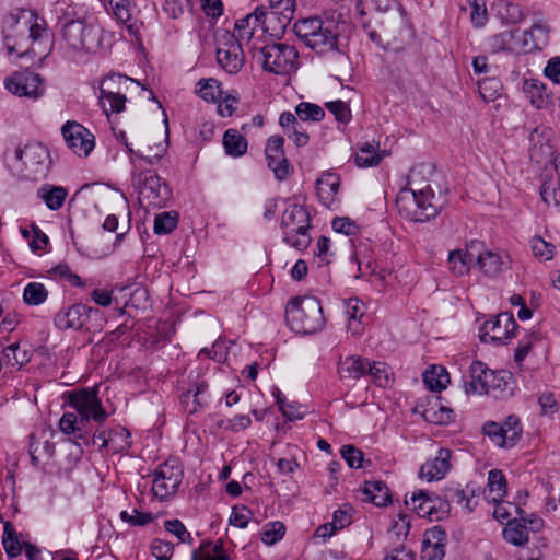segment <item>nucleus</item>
I'll list each match as a JSON object with an SVG mask.
<instances>
[{
  "label": "nucleus",
  "mask_w": 560,
  "mask_h": 560,
  "mask_svg": "<svg viewBox=\"0 0 560 560\" xmlns=\"http://www.w3.org/2000/svg\"><path fill=\"white\" fill-rule=\"evenodd\" d=\"M416 172L412 170L408 177V187L401 189L396 199L399 214L412 222H428L441 211L433 189L428 185L424 188L416 186Z\"/></svg>",
  "instance_id": "f257e3e1"
},
{
  "label": "nucleus",
  "mask_w": 560,
  "mask_h": 560,
  "mask_svg": "<svg viewBox=\"0 0 560 560\" xmlns=\"http://www.w3.org/2000/svg\"><path fill=\"white\" fill-rule=\"evenodd\" d=\"M285 319L290 328L299 334H315L325 325L320 301L315 296H295L285 307Z\"/></svg>",
  "instance_id": "f03ea898"
},
{
  "label": "nucleus",
  "mask_w": 560,
  "mask_h": 560,
  "mask_svg": "<svg viewBox=\"0 0 560 560\" xmlns=\"http://www.w3.org/2000/svg\"><path fill=\"white\" fill-rule=\"evenodd\" d=\"M57 27L67 48L72 51L95 52L100 48V30L86 25L81 19H74L70 13L58 16Z\"/></svg>",
  "instance_id": "7ed1b4c3"
},
{
  "label": "nucleus",
  "mask_w": 560,
  "mask_h": 560,
  "mask_svg": "<svg viewBox=\"0 0 560 560\" xmlns=\"http://www.w3.org/2000/svg\"><path fill=\"white\" fill-rule=\"evenodd\" d=\"M252 55L270 73L285 75L298 68V50L285 43H270L259 48L254 46Z\"/></svg>",
  "instance_id": "20e7f679"
},
{
  "label": "nucleus",
  "mask_w": 560,
  "mask_h": 560,
  "mask_svg": "<svg viewBox=\"0 0 560 560\" xmlns=\"http://www.w3.org/2000/svg\"><path fill=\"white\" fill-rule=\"evenodd\" d=\"M280 229L282 241L296 250H304L311 244V219L307 210L300 205H290L282 213Z\"/></svg>",
  "instance_id": "39448f33"
},
{
  "label": "nucleus",
  "mask_w": 560,
  "mask_h": 560,
  "mask_svg": "<svg viewBox=\"0 0 560 560\" xmlns=\"http://www.w3.org/2000/svg\"><path fill=\"white\" fill-rule=\"evenodd\" d=\"M63 396L67 404L81 417V422L93 420L103 423L108 418V412L98 398L97 386L66 392Z\"/></svg>",
  "instance_id": "423d86ee"
},
{
  "label": "nucleus",
  "mask_w": 560,
  "mask_h": 560,
  "mask_svg": "<svg viewBox=\"0 0 560 560\" xmlns=\"http://www.w3.org/2000/svg\"><path fill=\"white\" fill-rule=\"evenodd\" d=\"M137 83L138 81L120 73H108L100 88V103L106 115L119 114L125 110L126 96L121 93V85Z\"/></svg>",
  "instance_id": "0eeeda50"
},
{
  "label": "nucleus",
  "mask_w": 560,
  "mask_h": 560,
  "mask_svg": "<svg viewBox=\"0 0 560 560\" xmlns=\"http://www.w3.org/2000/svg\"><path fill=\"white\" fill-rule=\"evenodd\" d=\"M188 382L182 385L180 405L189 415L201 411L209 405L208 383L197 371H190Z\"/></svg>",
  "instance_id": "6e6552de"
},
{
  "label": "nucleus",
  "mask_w": 560,
  "mask_h": 560,
  "mask_svg": "<svg viewBox=\"0 0 560 560\" xmlns=\"http://www.w3.org/2000/svg\"><path fill=\"white\" fill-rule=\"evenodd\" d=\"M517 327V323L512 314L502 313L483 323L479 337L485 343L505 345L514 337Z\"/></svg>",
  "instance_id": "1a4fd4ad"
},
{
  "label": "nucleus",
  "mask_w": 560,
  "mask_h": 560,
  "mask_svg": "<svg viewBox=\"0 0 560 560\" xmlns=\"http://www.w3.org/2000/svg\"><path fill=\"white\" fill-rule=\"evenodd\" d=\"M183 469L176 460L161 464L154 472L152 491L160 500L174 495L182 483Z\"/></svg>",
  "instance_id": "9d476101"
},
{
  "label": "nucleus",
  "mask_w": 560,
  "mask_h": 560,
  "mask_svg": "<svg viewBox=\"0 0 560 560\" xmlns=\"http://www.w3.org/2000/svg\"><path fill=\"white\" fill-rule=\"evenodd\" d=\"M137 182L141 185L140 199L147 200L148 206L162 208L166 206L171 191L168 187L162 183L161 177L153 171L139 173Z\"/></svg>",
  "instance_id": "9b49d317"
},
{
  "label": "nucleus",
  "mask_w": 560,
  "mask_h": 560,
  "mask_svg": "<svg viewBox=\"0 0 560 560\" xmlns=\"http://www.w3.org/2000/svg\"><path fill=\"white\" fill-rule=\"evenodd\" d=\"M15 158L23 164L28 177L37 178L48 170L49 152L40 143L25 144L24 148L15 151Z\"/></svg>",
  "instance_id": "f8f14e48"
},
{
  "label": "nucleus",
  "mask_w": 560,
  "mask_h": 560,
  "mask_svg": "<svg viewBox=\"0 0 560 560\" xmlns=\"http://www.w3.org/2000/svg\"><path fill=\"white\" fill-rule=\"evenodd\" d=\"M61 133L68 148L78 156H88L93 151V133L78 121H66L61 127Z\"/></svg>",
  "instance_id": "ddd939ff"
},
{
  "label": "nucleus",
  "mask_w": 560,
  "mask_h": 560,
  "mask_svg": "<svg viewBox=\"0 0 560 560\" xmlns=\"http://www.w3.org/2000/svg\"><path fill=\"white\" fill-rule=\"evenodd\" d=\"M217 60L230 74L241 71L244 66V54L242 44L236 39L235 34L223 35L217 48Z\"/></svg>",
  "instance_id": "4468645a"
},
{
  "label": "nucleus",
  "mask_w": 560,
  "mask_h": 560,
  "mask_svg": "<svg viewBox=\"0 0 560 560\" xmlns=\"http://www.w3.org/2000/svg\"><path fill=\"white\" fill-rule=\"evenodd\" d=\"M4 86L11 93L37 100L44 94V86L39 74L24 70L13 73L5 79Z\"/></svg>",
  "instance_id": "2eb2a0df"
},
{
  "label": "nucleus",
  "mask_w": 560,
  "mask_h": 560,
  "mask_svg": "<svg viewBox=\"0 0 560 560\" xmlns=\"http://www.w3.org/2000/svg\"><path fill=\"white\" fill-rule=\"evenodd\" d=\"M284 139L281 136H271L266 143L265 154L269 168L278 180H284L293 172L292 165L285 158L283 150Z\"/></svg>",
  "instance_id": "dca6fc26"
},
{
  "label": "nucleus",
  "mask_w": 560,
  "mask_h": 560,
  "mask_svg": "<svg viewBox=\"0 0 560 560\" xmlns=\"http://www.w3.org/2000/svg\"><path fill=\"white\" fill-rule=\"evenodd\" d=\"M550 28L545 19L534 20L529 30L518 33V44L521 54H529L542 50L549 43Z\"/></svg>",
  "instance_id": "f3484780"
},
{
  "label": "nucleus",
  "mask_w": 560,
  "mask_h": 560,
  "mask_svg": "<svg viewBox=\"0 0 560 560\" xmlns=\"http://www.w3.org/2000/svg\"><path fill=\"white\" fill-rule=\"evenodd\" d=\"M94 444L100 442V451L106 450L113 454L127 452L131 446L130 433L122 427L103 430L93 434Z\"/></svg>",
  "instance_id": "a211bd4d"
},
{
  "label": "nucleus",
  "mask_w": 560,
  "mask_h": 560,
  "mask_svg": "<svg viewBox=\"0 0 560 560\" xmlns=\"http://www.w3.org/2000/svg\"><path fill=\"white\" fill-rule=\"evenodd\" d=\"M92 307L78 303L59 310L54 324L59 330H80L90 319Z\"/></svg>",
  "instance_id": "6ab92c4d"
},
{
  "label": "nucleus",
  "mask_w": 560,
  "mask_h": 560,
  "mask_svg": "<svg viewBox=\"0 0 560 560\" xmlns=\"http://www.w3.org/2000/svg\"><path fill=\"white\" fill-rule=\"evenodd\" d=\"M481 247V242L472 241L465 248L451 250L447 257L450 271L456 277L468 275L476 260V250Z\"/></svg>",
  "instance_id": "aec40b11"
},
{
  "label": "nucleus",
  "mask_w": 560,
  "mask_h": 560,
  "mask_svg": "<svg viewBox=\"0 0 560 560\" xmlns=\"http://www.w3.org/2000/svg\"><path fill=\"white\" fill-rule=\"evenodd\" d=\"M446 542L447 534L441 526H433L425 530L420 551L421 559L443 560Z\"/></svg>",
  "instance_id": "412c9836"
},
{
  "label": "nucleus",
  "mask_w": 560,
  "mask_h": 560,
  "mask_svg": "<svg viewBox=\"0 0 560 560\" xmlns=\"http://www.w3.org/2000/svg\"><path fill=\"white\" fill-rule=\"evenodd\" d=\"M493 370L479 360L471 362L468 369V375L464 378V389L466 394L485 395L489 390V382Z\"/></svg>",
  "instance_id": "4be33fe9"
},
{
  "label": "nucleus",
  "mask_w": 560,
  "mask_h": 560,
  "mask_svg": "<svg viewBox=\"0 0 560 560\" xmlns=\"http://www.w3.org/2000/svg\"><path fill=\"white\" fill-rule=\"evenodd\" d=\"M451 450L441 447L434 458L421 465L419 477L428 482L443 479L451 469Z\"/></svg>",
  "instance_id": "5701e85b"
},
{
  "label": "nucleus",
  "mask_w": 560,
  "mask_h": 560,
  "mask_svg": "<svg viewBox=\"0 0 560 560\" xmlns=\"http://www.w3.org/2000/svg\"><path fill=\"white\" fill-rule=\"evenodd\" d=\"M336 26L332 22H324L322 30L316 32L306 44L307 47L317 54H327L338 50V35L335 32Z\"/></svg>",
  "instance_id": "b1692460"
},
{
  "label": "nucleus",
  "mask_w": 560,
  "mask_h": 560,
  "mask_svg": "<svg viewBox=\"0 0 560 560\" xmlns=\"http://www.w3.org/2000/svg\"><path fill=\"white\" fill-rule=\"evenodd\" d=\"M476 492L474 485H466L465 488L450 486L444 490V499L462 506L465 512L471 513L478 503Z\"/></svg>",
  "instance_id": "393cba45"
},
{
  "label": "nucleus",
  "mask_w": 560,
  "mask_h": 560,
  "mask_svg": "<svg viewBox=\"0 0 560 560\" xmlns=\"http://www.w3.org/2000/svg\"><path fill=\"white\" fill-rule=\"evenodd\" d=\"M279 124L287 137L295 145L304 147L310 141V136L303 127V122L291 112H283L279 117Z\"/></svg>",
  "instance_id": "a878e982"
},
{
  "label": "nucleus",
  "mask_w": 560,
  "mask_h": 560,
  "mask_svg": "<svg viewBox=\"0 0 560 560\" xmlns=\"http://www.w3.org/2000/svg\"><path fill=\"white\" fill-rule=\"evenodd\" d=\"M369 360L359 355L340 359L338 374L342 381L355 382L368 374Z\"/></svg>",
  "instance_id": "bb28decb"
},
{
  "label": "nucleus",
  "mask_w": 560,
  "mask_h": 560,
  "mask_svg": "<svg viewBox=\"0 0 560 560\" xmlns=\"http://www.w3.org/2000/svg\"><path fill=\"white\" fill-rule=\"evenodd\" d=\"M487 47L493 52L498 54L501 51H508L511 54H521L518 44V31L508 30L501 33L494 34L487 38Z\"/></svg>",
  "instance_id": "cd10ccee"
},
{
  "label": "nucleus",
  "mask_w": 560,
  "mask_h": 560,
  "mask_svg": "<svg viewBox=\"0 0 560 560\" xmlns=\"http://www.w3.org/2000/svg\"><path fill=\"white\" fill-rule=\"evenodd\" d=\"M435 500L439 498L429 491L417 490L409 497L406 495V504L411 505V509L417 512L420 517L431 516L436 509Z\"/></svg>",
  "instance_id": "c85d7f7f"
},
{
  "label": "nucleus",
  "mask_w": 560,
  "mask_h": 560,
  "mask_svg": "<svg viewBox=\"0 0 560 560\" xmlns=\"http://www.w3.org/2000/svg\"><path fill=\"white\" fill-rule=\"evenodd\" d=\"M476 264L487 277L493 278L502 271V258L499 254L483 248L476 250Z\"/></svg>",
  "instance_id": "c756f323"
},
{
  "label": "nucleus",
  "mask_w": 560,
  "mask_h": 560,
  "mask_svg": "<svg viewBox=\"0 0 560 560\" xmlns=\"http://www.w3.org/2000/svg\"><path fill=\"white\" fill-rule=\"evenodd\" d=\"M488 395L504 398L511 396L513 393V375L506 370H499L492 372L490 377Z\"/></svg>",
  "instance_id": "7c9ffc66"
},
{
  "label": "nucleus",
  "mask_w": 560,
  "mask_h": 560,
  "mask_svg": "<svg viewBox=\"0 0 560 560\" xmlns=\"http://www.w3.org/2000/svg\"><path fill=\"white\" fill-rule=\"evenodd\" d=\"M26 27L28 30V36L23 37L20 40L12 42V37L10 35L4 36V46L9 55L16 52L18 57H22L26 52V49L21 51L23 48V42L27 44L30 40L35 42L40 38L43 27L38 22L37 16H34Z\"/></svg>",
  "instance_id": "2f4dec72"
},
{
  "label": "nucleus",
  "mask_w": 560,
  "mask_h": 560,
  "mask_svg": "<svg viewBox=\"0 0 560 560\" xmlns=\"http://www.w3.org/2000/svg\"><path fill=\"white\" fill-rule=\"evenodd\" d=\"M364 500L372 502L376 506H385L390 502L389 490L385 482L381 480H369L363 487Z\"/></svg>",
  "instance_id": "473e14b6"
},
{
  "label": "nucleus",
  "mask_w": 560,
  "mask_h": 560,
  "mask_svg": "<svg viewBox=\"0 0 560 560\" xmlns=\"http://www.w3.org/2000/svg\"><path fill=\"white\" fill-rule=\"evenodd\" d=\"M37 195L49 210L57 211L62 208L68 191L62 186L44 185L38 189Z\"/></svg>",
  "instance_id": "72a5a7b5"
},
{
  "label": "nucleus",
  "mask_w": 560,
  "mask_h": 560,
  "mask_svg": "<svg viewBox=\"0 0 560 560\" xmlns=\"http://www.w3.org/2000/svg\"><path fill=\"white\" fill-rule=\"evenodd\" d=\"M487 500L499 503L503 502L506 494V479L501 470L492 469L488 474Z\"/></svg>",
  "instance_id": "f704fd0d"
},
{
  "label": "nucleus",
  "mask_w": 560,
  "mask_h": 560,
  "mask_svg": "<svg viewBox=\"0 0 560 560\" xmlns=\"http://www.w3.org/2000/svg\"><path fill=\"white\" fill-rule=\"evenodd\" d=\"M522 89L534 107L541 109L547 106L549 101L542 82L537 79H525Z\"/></svg>",
  "instance_id": "c9c22d12"
},
{
  "label": "nucleus",
  "mask_w": 560,
  "mask_h": 560,
  "mask_svg": "<svg viewBox=\"0 0 560 560\" xmlns=\"http://www.w3.org/2000/svg\"><path fill=\"white\" fill-rule=\"evenodd\" d=\"M503 538L511 545L524 547L529 540L527 526L516 518L508 521L503 529Z\"/></svg>",
  "instance_id": "e433bc0d"
},
{
  "label": "nucleus",
  "mask_w": 560,
  "mask_h": 560,
  "mask_svg": "<svg viewBox=\"0 0 560 560\" xmlns=\"http://www.w3.org/2000/svg\"><path fill=\"white\" fill-rule=\"evenodd\" d=\"M340 179L336 174L328 173L323 175L316 182V190L319 199L325 205L334 201V197L339 191Z\"/></svg>",
  "instance_id": "4c0bfd02"
},
{
  "label": "nucleus",
  "mask_w": 560,
  "mask_h": 560,
  "mask_svg": "<svg viewBox=\"0 0 560 560\" xmlns=\"http://www.w3.org/2000/svg\"><path fill=\"white\" fill-rule=\"evenodd\" d=\"M191 560H231V558L223 548V541L219 539L215 542L201 544L199 549L192 552Z\"/></svg>",
  "instance_id": "58836bf2"
},
{
  "label": "nucleus",
  "mask_w": 560,
  "mask_h": 560,
  "mask_svg": "<svg viewBox=\"0 0 560 560\" xmlns=\"http://www.w3.org/2000/svg\"><path fill=\"white\" fill-rule=\"evenodd\" d=\"M225 153L233 158H240L247 151V140L235 129H228L223 135Z\"/></svg>",
  "instance_id": "ea45409f"
},
{
  "label": "nucleus",
  "mask_w": 560,
  "mask_h": 560,
  "mask_svg": "<svg viewBox=\"0 0 560 560\" xmlns=\"http://www.w3.org/2000/svg\"><path fill=\"white\" fill-rule=\"evenodd\" d=\"M345 313L348 319V329L352 335H360L362 326L360 323L364 314V304L357 298L349 299L345 305Z\"/></svg>",
  "instance_id": "a19ab883"
},
{
  "label": "nucleus",
  "mask_w": 560,
  "mask_h": 560,
  "mask_svg": "<svg viewBox=\"0 0 560 560\" xmlns=\"http://www.w3.org/2000/svg\"><path fill=\"white\" fill-rule=\"evenodd\" d=\"M423 383L430 390L440 392L450 383V375L445 368L432 365L423 373Z\"/></svg>",
  "instance_id": "79ce46f5"
},
{
  "label": "nucleus",
  "mask_w": 560,
  "mask_h": 560,
  "mask_svg": "<svg viewBox=\"0 0 560 560\" xmlns=\"http://www.w3.org/2000/svg\"><path fill=\"white\" fill-rule=\"evenodd\" d=\"M423 419L430 423L443 425L451 422L453 410L441 405L439 400L430 402L422 412Z\"/></svg>",
  "instance_id": "37998d69"
},
{
  "label": "nucleus",
  "mask_w": 560,
  "mask_h": 560,
  "mask_svg": "<svg viewBox=\"0 0 560 560\" xmlns=\"http://www.w3.org/2000/svg\"><path fill=\"white\" fill-rule=\"evenodd\" d=\"M382 161L378 144L365 143L355 153L354 162L359 167H371Z\"/></svg>",
  "instance_id": "c03bdc74"
},
{
  "label": "nucleus",
  "mask_w": 560,
  "mask_h": 560,
  "mask_svg": "<svg viewBox=\"0 0 560 560\" xmlns=\"http://www.w3.org/2000/svg\"><path fill=\"white\" fill-rule=\"evenodd\" d=\"M48 298V290L40 282H28L23 290V302L30 306L44 304Z\"/></svg>",
  "instance_id": "a18cd8bd"
},
{
  "label": "nucleus",
  "mask_w": 560,
  "mask_h": 560,
  "mask_svg": "<svg viewBox=\"0 0 560 560\" xmlns=\"http://www.w3.org/2000/svg\"><path fill=\"white\" fill-rule=\"evenodd\" d=\"M323 20L318 18H307L298 21L294 24L296 36L306 45L316 32L322 30Z\"/></svg>",
  "instance_id": "49530a36"
},
{
  "label": "nucleus",
  "mask_w": 560,
  "mask_h": 560,
  "mask_svg": "<svg viewBox=\"0 0 560 560\" xmlns=\"http://www.w3.org/2000/svg\"><path fill=\"white\" fill-rule=\"evenodd\" d=\"M302 122L320 121L325 117V110L317 104L310 102H301L295 106V114Z\"/></svg>",
  "instance_id": "de8ad7c7"
},
{
  "label": "nucleus",
  "mask_w": 560,
  "mask_h": 560,
  "mask_svg": "<svg viewBox=\"0 0 560 560\" xmlns=\"http://www.w3.org/2000/svg\"><path fill=\"white\" fill-rule=\"evenodd\" d=\"M197 88L198 95L206 102L215 103L222 96L221 84L213 78L199 80Z\"/></svg>",
  "instance_id": "09e8293b"
},
{
  "label": "nucleus",
  "mask_w": 560,
  "mask_h": 560,
  "mask_svg": "<svg viewBox=\"0 0 560 560\" xmlns=\"http://www.w3.org/2000/svg\"><path fill=\"white\" fill-rule=\"evenodd\" d=\"M85 423L81 422V417L75 412H65L59 421V428L65 434H74L77 439H82V430Z\"/></svg>",
  "instance_id": "8fccbe9b"
},
{
  "label": "nucleus",
  "mask_w": 560,
  "mask_h": 560,
  "mask_svg": "<svg viewBox=\"0 0 560 560\" xmlns=\"http://www.w3.org/2000/svg\"><path fill=\"white\" fill-rule=\"evenodd\" d=\"M504 432L501 423L495 421H487L482 425V433L488 436L494 445L511 448L513 445H510V440Z\"/></svg>",
  "instance_id": "3c124183"
},
{
  "label": "nucleus",
  "mask_w": 560,
  "mask_h": 560,
  "mask_svg": "<svg viewBox=\"0 0 560 560\" xmlns=\"http://www.w3.org/2000/svg\"><path fill=\"white\" fill-rule=\"evenodd\" d=\"M270 14L279 15V21L282 24H288L293 19L295 11V0H267Z\"/></svg>",
  "instance_id": "603ef678"
},
{
  "label": "nucleus",
  "mask_w": 560,
  "mask_h": 560,
  "mask_svg": "<svg viewBox=\"0 0 560 560\" xmlns=\"http://www.w3.org/2000/svg\"><path fill=\"white\" fill-rule=\"evenodd\" d=\"M2 545L9 558H15L21 555V544L15 536V530L10 522H4Z\"/></svg>",
  "instance_id": "864d4df0"
},
{
  "label": "nucleus",
  "mask_w": 560,
  "mask_h": 560,
  "mask_svg": "<svg viewBox=\"0 0 560 560\" xmlns=\"http://www.w3.org/2000/svg\"><path fill=\"white\" fill-rule=\"evenodd\" d=\"M2 354L5 364L11 368L20 369L28 361L27 352L25 350H21L19 343H12L5 347Z\"/></svg>",
  "instance_id": "5fc2aeb1"
},
{
  "label": "nucleus",
  "mask_w": 560,
  "mask_h": 560,
  "mask_svg": "<svg viewBox=\"0 0 560 560\" xmlns=\"http://www.w3.org/2000/svg\"><path fill=\"white\" fill-rule=\"evenodd\" d=\"M368 374L373 378V382L380 387H387L390 384V369L384 362L369 361Z\"/></svg>",
  "instance_id": "6e6d98bb"
},
{
  "label": "nucleus",
  "mask_w": 560,
  "mask_h": 560,
  "mask_svg": "<svg viewBox=\"0 0 560 560\" xmlns=\"http://www.w3.org/2000/svg\"><path fill=\"white\" fill-rule=\"evenodd\" d=\"M468 5L470 9V21L472 25L477 28L483 27L488 20V10L485 0H468Z\"/></svg>",
  "instance_id": "4d7b16f0"
},
{
  "label": "nucleus",
  "mask_w": 560,
  "mask_h": 560,
  "mask_svg": "<svg viewBox=\"0 0 560 560\" xmlns=\"http://www.w3.org/2000/svg\"><path fill=\"white\" fill-rule=\"evenodd\" d=\"M257 24V18L255 15H247L243 19H240L235 23V30L237 34L235 35L236 39L241 43L243 40L249 42L254 35Z\"/></svg>",
  "instance_id": "13d9d810"
},
{
  "label": "nucleus",
  "mask_w": 560,
  "mask_h": 560,
  "mask_svg": "<svg viewBox=\"0 0 560 560\" xmlns=\"http://www.w3.org/2000/svg\"><path fill=\"white\" fill-rule=\"evenodd\" d=\"M533 254L539 260H551L553 258L556 247L553 244L546 242L541 236L535 235L530 240Z\"/></svg>",
  "instance_id": "bf43d9fd"
},
{
  "label": "nucleus",
  "mask_w": 560,
  "mask_h": 560,
  "mask_svg": "<svg viewBox=\"0 0 560 560\" xmlns=\"http://www.w3.org/2000/svg\"><path fill=\"white\" fill-rule=\"evenodd\" d=\"M107 2L116 20L127 24L131 19L132 5L130 0H103Z\"/></svg>",
  "instance_id": "052dcab7"
},
{
  "label": "nucleus",
  "mask_w": 560,
  "mask_h": 560,
  "mask_svg": "<svg viewBox=\"0 0 560 560\" xmlns=\"http://www.w3.org/2000/svg\"><path fill=\"white\" fill-rule=\"evenodd\" d=\"M501 425L505 431V435L510 440V445H516V443L521 440L523 433V428L520 418L515 415H510L505 418L504 422L501 423Z\"/></svg>",
  "instance_id": "680f3d73"
},
{
  "label": "nucleus",
  "mask_w": 560,
  "mask_h": 560,
  "mask_svg": "<svg viewBox=\"0 0 560 560\" xmlns=\"http://www.w3.org/2000/svg\"><path fill=\"white\" fill-rule=\"evenodd\" d=\"M285 533V526L281 522H270L265 525L261 533V541L271 546L280 541Z\"/></svg>",
  "instance_id": "e2e57ef3"
},
{
  "label": "nucleus",
  "mask_w": 560,
  "mask_h": 560,
  "mask_svg": "<svg viewBox=\"0 0 560 560\" xmlns=\"http://www.w3.org/2000/svg\"><path fill=\"white\" fill-rule=\"evenodd\" d=\"M325 107L335 116V119L340 124L347 125L352 118L349 105L341 100L327 102L325 104Z\"/></svg>",
  "instance_id": "0e129e2a"
},
{
  "label": "nucleus",
  "mask_w": 560,
  "mask_h": 560,
  "mask_svg": "<svg viewBox=\"0 0 560 560\" xmlns=\"http://www.w3.org/2000/svg\"><path fill=\"white\" fill-rule=\"evenodd\" d=\"M177 215L171 212H162L154 219V233L168 234L177 226Z\"/></svg>",
  "instance_id": "69168bd1"
},
{
  "label": "nucleus",
  "mask_w": 560,
  "mask_h": 560,
  "mask_svg": "<svg viewBox=\"0 0 560 560\" xmlns=\"http://www.w3.org/2000/svg\"><path fill=\"white\" fill-rule=\"evenodd\" d=\"M164 528L167 533L175 536L179 542L183 544H192V537L190 533L186 529L184 523L177 518L167 520L164 522Z\"/></svg>",
  "instance_id": "338daca9"
},
{
  "label": "nucleus",
  "mask_w": 560,
  "mask_h": 560,
  "mask_svg": "<svg viewBox=\"0 0 560 560\" xmlns=\"http://www.w3.org/2000/svg\"><path fill=\"white\" fill-rule=\"evenodd\" d=\"M173 552L174 546L170 541L155 538L151 542V553L158 560H171Z\"/></svg>",
  "instance_id": "774afa93"
}]
</instances>
